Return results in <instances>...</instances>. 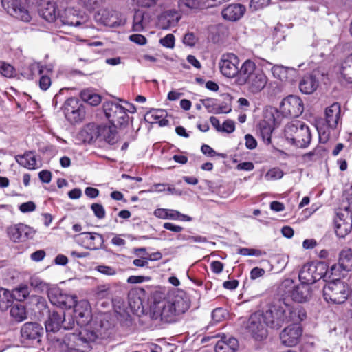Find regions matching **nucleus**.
Returning a JSON list of instances; mask_svg holds the SVG:
<instances>
[{"instance_id":"864d4df0","label":"nucleus","mask_w":352,"mask_h":352,"mask_svg":"<svg viewBox=\"0 0 352 352\" xmlns=\"http://www.w3.org/2000/svg\"><path fill=\"white\" fill-rule=\"evenodd\" d=\"M0 73L5 77L11 78L14 76V69L11 65L2 62L0 63Z\"/></svg>"},{"instance_id":"3c124183","label":"nucleus","mask_w":352,"mask_h":352,"mask_svg":"<svg viewBox=\"0 0 352 352\" xmlns=\"http://www.w3.org/2000/svg\"><path fill=\"white\" fill-rule=\"evenodd\" d=\"M167 219L182 220L185 221H190L192 218L188 215L183 214L177 210L168 209Z\"/></svg>"},{"instance_id":"2f4dec72","label":"nucleus","mask_w":352,"mask_h":352,"mask_svg":"<svg viewBox=\"0 0 352 352\" xmlns=\"http://www.w3.org/2000/svg\"><path fill=\"white\" fill-rule=\"evenodd\" d=\"M239 347L237 339L233 337L223 336L215 345L216 352H236Z\"/></svg>"},{"instance_id":"69168bd1","label":"nucleus","mask_w":352,"mask_h":352,"mask_svg":"<svg viewBox=\"0 0 352 352\" xmlns=\"http://www.w3.org/2000/svg\"><path fill=\"white\" fill-rule=\"evenodd\" d=\"M245 146L247 147V148L252 150L256 147V146H257L256 140L253 138L252 135H251L250 134H247L245 136Z\"/></svg>"},{"instance_id":"6e6552de","label":"nucleus","mask_w":352,"mask_h":352,"mask_svg":"<svg viewBox=\"0 0 352 352\" xmlns=\"http://www.w3.org/2000/svg\"><path fill=\"white\" fill-rule=\"evenodd\" d=\"M349 287L342 280L330 281L323 287V296L327 302L333 304H342L349 297Z\"/></svg>"},{"instance_id":"c03bdc74","label":"nucleus","mask_w":352,"mask_h":352,"mask_svg":"<svg viewBox=\"0 0 352 352\" xmlns=\"http://www.w3.org/2000/svg\"><path fill=\"white\" fill-rule=\"evenodd\" d=\"M277 113L276 110L272 109L270 107V109L267 108L265 109V133L270 131V133H272L273 130L274 129L276 125V120L274 117V113Z\"/></svg>"},{"instance_id":"cd10ccee","label":"nucleus","mask_w":352,"mask_h":352,"mask_svg":"<svg viewBox=\"0 0 352 352\" xmlns=\"http://www.w3.org/2000/svg\"><path fill=\"white\" fill-rule=\"evenodd\" d=\"M64 322H66V318L63 311H52L50 313L48 319L45 322L46 331H58L61 327H63Z\"/></svg>"},{"instance_id":"9d476101","label":"nucleus","mask_w":352,"mask_h":352,"mask_svg":"<svg viewBox=\"0 0 352 352\" xmlns=\"http://www.w3.org/2000/svg\"><path fill=\"white\" fill-rule=\"evenodd\" d=\"M243 327L254 341L262 342L264 338V311L258 310L251 314Z\"/></svg>"},{"instance_id":"4d7b16f0","label":"nucleus","mask_w":352,"mask_h":352,"mask_svg":"<svg viewBox=\"0 0 352 352\" xmlns=\"http://www.w3.org/2000/svg\"><path fill=\"white\" fill-rule=\"evenodd\" d=\"M160 43L164 47L173 48L175 45V36L172 34H168L160 40Z\"/></svg>"},{"instance_id":"de8ad7c7","label":"nucleus","mask_w":352,"mask_h":352,"mask_svg":"<svg viewBox=\"0 0 352 352\" xmlns=\"http://www.w3.org/2000/svg\"><path fill=\"white\" fill-rule=\"evenodd\" d=\"M166 116V111L164 109H152L145 114L144 119L146 121L153 123L157 122L160 119Z\"/></svg>"},{"instance_id":"72a5a7b5","label":"nucleus","mask_w":352,"mask_h":352,"mask_svg":"<svg viewBox=\"0 0 352 352\" xmlns=\"http://www.w3.org/2000/svg\"><path fill=\"white\" fill-rule=\"evenodd\" d=\"M30 70L32 73L38 72V74L41 76L39 79L40 88L43 91L47 90L52 84V80L48 75L44 74L42 65L39 63H34L30 65Z\"/></svg>"},{"instance_id":"c756f323","label":"nucleus","mask_w":352,"mask_h":352,"mask_svg":"<svg viewBox=\"0 0 352 352\" xmlns=\"http://www.w3.org/2000/svg\"><path fill=\"white\" fill-rule=\"evenodd\" d=\"M200 102L206 109L207 111L210 113L220 114L228 113L231 111V109L223 104H219L218 100L212 98H207L201 99Z\"/></svg>"},{"instance_id":"ea45409f","label":"nucleus","mask_w":352,"mask_h":352,"mask_svg":"<svg viewBox=\"0 0 352 352\" xmlns=\"http://www.w3.org/2000/svg\"><path fill=\"white\" fill-rule=\"evenodd\" d=\"M80 98L91 106H97L101 102L100 96L90 89H84L80 94Z\"/></svg>"},{"instance_id":"ddd939ff","label":"nucleus","mask_w":352,"mask_h":352,"mask_svg":"<svg viewBox=\"0 0 352 352\" xmlns=\"http://www.w3.org/2000/svg\"><path fill=\"white\" fill-rule=\"evenodd\" d=\"M280 111L285 117L297 118L303 113L304 104L299 96L289 95L282 100Z\"/></svg>"},{"instance_id":"e433bc0d","label":"nucleus","mask_w":352,"mask_h":352,"mask_svg":"<svg viewBox=\"0 0 352 352\" xmlns=\"http://www.w3.org/2000/svg\"><path fill=\"white\" fill-rule=\"evenodd\" d=\"M340 266L344 272L352 271V250L350 248L342 250L338 256Z\"/></svg>"},{"instance_id":"6ab92c4d","label":"nucleus","mask_w":352,"mask_h":352,"mask_svg":"<svg viewBox=\"0 0 352 352\" xmlns=\"http://www.w3.org/2000/svg\"><path fill=\"white\" fill-rule=\"evenodd\" d=\"M1 4L10 15L24 22L30 21L31 14L23 6L21 0H2Z\"/></svg>"},{"instance_id":"a211bd4d","label":"nucleus","mask_w":352,"mask_h":352,"mask_svg":"<svg viewBox=\"0 0 352 352\" xmlns=\"http://www.w3.org/2000/svg\"><path fill=\"white\" fill-rule=\"evenodd\" d=\"M284 311L280 300L278 301V304L270 305L265 311V325L271 329H280L285 322Z\"/></svg>"},{"instance_id":"09e8293b","label":"nucleus","mask_w":352,"mask_h":352,"mask_svg":"<svg viewBox=\"0 0 352 352\" xmlns=\"http://www.w3.org/2000/svg\"><path fill=\"white\" fill-rule=\"evenodd\" d=\"M14 299L21 302L24 300L29 295V287L27 285H21L12 291Z\"/></svg>"},{"instance_id":"0e129e2a","label":"nucleus","mask_w":352,"mask_h":352,"mask_svg":"<svg viewBox=\"0 0 352 352\" xmlns=\"http://www.w3.org/2000/svg\"><path fill=\"white\" fill-rule=\"evenodd\" d=\"M151 278L144 276H131L128 278L127 282L131 284L141 283L144 281L150 280Z\"/></svg>"},{"instance_id":"58836bf2","label":"nucleus","mask_w":352,"mask_h":352,"mask_svg":"<svg viewBox=\"0 0 352 352\" xmlns=\"http://www.w3.org/2000/svg\"><path fill=\"white\" fill-rule=\"evenodd\" d=\"M16 162L21 166L28 169H35L36 160L32 152H27L23 155L16 156Z\"/></svg>"},{"instance_id":"0eeeda50","label":"nucleus","mask_w":352,"mask_h":352,"mask_svg":"<svg viewBox=\"0 0 352 352\" xmlns=\"http://www.w3.org/2000/svg\"><path fill=\"white\" fill-rule=\"evenodd\" d=\"M40 15L50 23L54 22L56 25L61 27L63 25L78 26L81 25L80 21L74 16H71V11L65 10L64 14H60L56 3L54 1H47L39 10Z\"/></svg>"},{"instance_id":"8fccbe9b","label":"nucleus","mask_w":352,"mask_h":352,"mask_svg":"<svg viewBox=\"0 0 352 352\" xmlns=\"http://www.w3.org/2000/svg\"><path fill=\"white\" fill-rule=\"evenodd\" d=\"M228 315V311L222 307L214 309L211 314L212 321L214 323H218L224 320Z\"/></svg>"},{"instance_id":"7ed1b4c3","label":"nucleus","mask_w":352,"mask_h":352,"mask_svg":"<svg viewBox=\"0 0 352 352\" xmlns=\"http://www.w3.org/2000/svg\"><path fill=\"white\" fill-rule=\"evenodd\" d=\"M97 337L94 331L84 330L78 333H68L56 341L58 352H85L83 348Z\"/></svg>"},{"instance_id":"4be33fe9","label":"nucleus","mask_w":352,"mask_h":352,"mask_svg":"<svg viewBox=\"0 0 352 352\" xmlns=\"http://www.w3.org/2000/svg\"><path fill=\"white\" fill-rule=\"evenodd\" d=\"M8 234L12 241L22 242L32 239L34 231L27 225L19 223L8 228Z\"/></svg>"},{"instance_id":"6e6d98bb","label":"nucleus","mask_w":352,"mask_h":352,"mask_svg":"<svg viewBox=\"0 0 352 352\" xmlns=\"http://www.w3.org/2000/svg\"><path fill=\"white\" fill-rule=\"evenodd\" d=\"M283 176V170L278 168H272L270 169L267 173L265 174V177L269 179L276 180L282 178Z\"/></svg>"},{"instance_id":"13d9d810","label":"nucleus","mask_w":352,"mask_h":352,"mask_svg":"<svg viewBox=\"0 0 352 352\" xmlns=\"http://www.w3.org/2000/svg\"><path fill=\"white\" fill-rule=\"evenodd\" d=\"M95 270L107 276H113L116 274V270L113 267L107 265H98L96 267Z\"/></svg>"},{"instance_id":"b1692460","label":"nucleus","mask_w":352,"mask_h":352,"mask_svg":"<svg viewBox=\"0 0 352 352\" xmlns=\"http://www.w3.org/2000/svg\"><path fill=\"white\" fill-rule=\"evenodd\" d=\"M285 322H292V324H300V322L304 320L307 314L305 309L300 307H293L283 302Z\"/></svg>"},{"instance_id":"7c9ffc66","label":"nucleus","mask_w":352,"mask_h":352,"mask_svg":"<svg viewBox=\"0 0 352 352\" xmlns=\"http://www.w3.org/2000/svg\"><path fill=\"white\" fill-rule=\"evenodd\" d=\"M267 263V265L265 264V271L272 273L280 272L285 269L287 265L285 259L280 254L268 256Z\"/></svg>"},{"instance_id":"4468645a","label":"nucleus","mask_w":352,"mask_h":352,"mask_svg":"<svg viewBox=\"0 0 352 352\" xmlns=\"http://www.w3.org/2000/svg\"><path fill=\"white\" fill-rule=\"evenodd\" d=\"M47 296L52 305L62 309H71L76 305V297L64 293L57 286L50 287Z\"/></svg>"},{"instance_id":"49530a36","label":"nucleus","mask_w":352,"mask_h":352,"mask_svg":"<svg viewBox=\"0 0 352 352\" xmlns=\"http://www.w3.org/2000/svg\"><path fill=\"white\" fill-rule=\"evenodd\" d=\"M11 316L17 322H21L26 318V311L23 305L16 304L10 309Z\"/></svg>"},{"instance_id":"2eb2a0df","label":"nucleus","mask_w":352,"mask_h":352,"mask_svg":"<svg viewBox=\"0 0 352 352\" xmlns=\"http://www.w3.org/2000/svg\"><path fill=\"white\" fill-rule=\"evenodd\" d=\"M43 334V328L37 322H26L21 329L22 342L26 346L40 342Z\"/></svg>"},{"instance_id":"603ef678","label":"nucleus","mask_w":352,"mask_h":352,"mask_svg":"<svg viewBox=\"0 0 352 352\" xmlns=\"http://www.w3.org/2000/svg\"><path fill=\"white\" fill-rule=\"evenodd\" d=\"M104 0H79L80 3L87 10H94L100 8Z\"/></svg>"},{"instance_id":"f03ea898","label":"nucleus","mask_w":352,"mask_h":352,"mask_svg":"<svg viewBox=\"0 0 352 352\" xmlns=\"http://www.w3.org/2000/svg\"><path fill=\"white\" fill-rule=\"evenodd\" d=\"M341 124V107L334 102L325 109V123L317 127L320 142L324 144L331 138H337Z\"/></svg>"},{"instance_id":"a878e982","label":"nucleus","mask_w":352,"mask_h":352,"mask_svg":"<svg viewBox=\"0 0 352 352\" xmlns=\"http://www.w3.org/2000/svg\"><path fill=\"white\" fill-rule=\"evenodd\" d=\"M97 134L99 140L105 141L109 144L113 145L117 142L116 126L112 124L97 126Z\"/></svg>"},{"instance_id":"37998d69","label":"nucleus","mask_w":352,"mask_h":352,"mask_svg":"<svg viewBox=\"0 0 352 352\" xmlns=\"http://www.w3.org/2000/svg\"><path fill=\"white\" fill-rule=\"evenodd\" d=\"M340 74L346 82L352 83V56L346 58L342 63Z\"/></svg>"},{"instance_id":"20e7f679","label":"nucleus","mask_w":352,"mask_h":352,"mask_svg":"<svg viewBox=\"0 0 352 352\" xmlns=\"http://www.w3.org/2000/svg\"><path fill=\"white\" fill-rule=\"evenodd\" d=\"M235 83L238 85L248 83L253 92H258L264 88V74L254 61L248 59L239 68Z\"/></svg>"},{"instance_id":"338daca9","label":"nucleus","mask_w":352,"mask_h":352,"mask_svg":"<svg viewBox=\"0 0 352 352\" xmlns=\"http://www.w3.org/2000/svg\"><path fill=\"white\" fill-rule=\"evenodd\" d=\"M130 40L137 44L143 45L146 43V38L142 34H132L129 36Z\"/></svg>"},{"instance_id":"f257e3e1","label":"nucleus","mask_w":352,"mask_h":352,"mask_svg":"<svg viewBox=\"0 0 352 352\" xmlns=\"http://www.w3.org/2000/svg\"><path fill=\"white\" fill-rule=\"evenodd\" d=\"M190 300L184 292H173L166 298L155 302L151 312V318L166 323L174 322L177 317L190 307Z\"/></svg>"},{"instance_id":"dca6fc26","label":"nucleus","mask_w":352,"mask_h":352,"mask_svg":"<svg viewBox=\"0 0 352 352\" xmlns=\"http://www.w3.org/2000/svg\"><path fill=\"white\" fill-rule=\"evenodd\" d=\"M239 62V58L234 54H223L219 64L221 74L227 78H237Z\"/></svg>"},{"instance_id":"f3484780","label":"nucleus","mask_w":352,"mask_h":352,"mask_svg":"<svg viewBox=\"0 0 352 352\" xmlns=\"http://www.w3.org/2000/svg\"><path fill=\"white\" fill-rule=\"evenodd\" d=\"M64 113L66 119L72 124H75L83 119L85 111L78 98H69L65 102Z\"/></svg>"},{"instance_id":"5701e85b","label":"nucleus","mask_w":352,"mask_h":352,"mask_svg":"<svg viewBox=\"0 0 352 352\" xmlns=\"http://www.w3.org/2000/svg\"><path fill=\"white\" fill-rule=\"evenodd\" d=\"M72 307L78 325L82 327L89 323L91 320V311L88 301L80 300L78 302L76 300V305Z\"/></svg>"},{"instance_id":"a18cd8bd","label":"nucleus","mask_w":352,"mask_h":352,"mask_svg":"<svg viewBox=\"0 0 352 352\" xmlns=\"http://www.w3.org/2000/svg\"><path fill=\"white\" fill-rule=\"evenodd\" d=\"M30 285L37 292H43L50 289L48 284L37 276H32L30 278Z\"/></svg>"},{"instance_id":"79ce46f5","label":"nucleus","mask_w":352,"mask_h":352,"mask_svg":"<svg viewBox=\"0 0 352 352\" xmlns=\"http://www.w3.org/2000/svg\"><path fill=\"white\" fill-rule=\"evenodd\" d=\"M13 300L12 292L4 288L0 289V309L1 310H6L11 307Z\"/></svg>"},{"instance_id":"39448f33","label":"nucleus","mask_w":352,"mask_h":352,"mask_svg":"<svg viewBox=\"0 0 352 352\" xmlns=\"http://www.w3.org/2000/svg\"><path fill=\"white\" fill-rule=\"evenodd\" d=\"M296 285L292 278L284 279L278 288V294L282 297H290L296 302L302 303L310 300L313 296L312 285L300 281Z\"/></svg>"},{"instance_id":"aec40b11","label":"nucleus","mask_w":352,"mask_h":352,"mask_svg":"<svg viewBox=\"0 0 352 352\" xmlns=\"http://www.w3.org/2000/svg\"><path fill=\"white\" fill-rule=\"evenodd\" d=\"M76 242L87 250H98L104 243L102 234L96 232H82L75 236Z\"/></svg>"},{"instance_id":"bf43d9fd","label":"nucleus","mask_w":352,"mask_h":352,"mask_svg":"<svg viewBox=\"0 0 352 352\" xmlns=\"http://www.w3.org/2000/svg\"><path fill=\"white\" fill-rule=\"evenodd\" d=\"M238 253L243 256H256L262 254V252L257 249L241 248L238 250Z\"/></svg>"},{"instance_id":"e2e57ef3","label":"nucleus","mask_w":352,"mask_h":352,"mask_svg":"<svg viewBox=\"0 0 352 352\" xmlns=\"http://www.w3.org/2000/svg\"><path fill=\"white\" fill-rule=\"evenodd\" d=\"M36 209V205L32 201H28L20 205L19 210L21 212L25 213L33 212Z\"/></svg>"},{"instance_id":"412c9836","label":"nucleus","mask_w":352,"mask_h":352,"mask_svg":"<svg viewBox=\"0 0 352 352\" xmlns=\"http://www.w3.org/2000/svg\"><path fill=\"white\" fill-rule=\"evenodd\" d=\"M302 333L300 324H291L280 332L281 343L286 346H296L299 342Z\"/></svg>"},{"instance_id":"052dcab7","label":"nucleus","mask_w":352,"mask_h":352,"mask_svg":"<svg viewBox=\"0 0 352 352\" xmlns=\"http://www.w3.org/2000/svg\"><path fill=\"white\" fill-rule=\"evenodd\" d=\"M235 130V124L233 120H226L221 125V132L231 133Z\"/></svg>"},{"instance_id":"a19ab883","label":"nucleus","mask_w":352,"mask_h":352,"mask_svg":"<svg viewBox=\"0 0 352 352\" xmlns=\"http://www.w3.org/2000/svg\"><path fill=\"white\" fill-rule=\"evenodd\" d=\"M177 4L181 12L188 13L198 10L201 3L199 0H179Z\"/></svg>"},{"instance_id":"f8f14e48","label":"nucleus","mask_w":352,"mask_h":352,"mask_svg":"<svg viewBox=\"0 0 352 352\" xmlns=\"http://www.w3.org/2000/svg\"><path fill=\"white\" fill-rule=\"evenodd\" d=\"M336 233L340 238H344L352 230V208L349 205L340 208L335 219Z\"/></svg>"},{"instance_id":"f704fd0d","label":"nucleus","mask_w":352,"mask_h":352,"mask_svg":"<svg viewBox=\"0 0 352 352\" xmlns=\"http://www.w3.org/2000/svg\"><path fill=\"white\" fill-rule=\"evenodd\" d=\"M148 14L143 10L135 11L132 29L134 32H142L148 24Z\"/></svg>"},{"instance_id":"473e14b6","label":"nucleus","mask_w":352,"mask_h":352,"mask_svg":"<svg viewBox=\"0 0 352 352\" xmlns=\"http://www.w3.org/2000/svg\"><path fill=\"white\" fill-rule=\"evenodd\" d=\"M319 85V81L316 76L307 74L302 77L299 82L300 91L305 94L314 93Z\"/></svg>"},{"instance_id":"c9c22d12","label":"nucleus","mask_w":352,"mask_h":352,"mask_svg":"<svg viewBox=\"0 0 352 352\" xmlns=\"http://www.w3.org/2000/svg\"><path fill=\"white\" fill-rule=\"evenodd\" d=\"M346 272L341 268L339 263L333 264L330 268L327 265V272L324 274V281L329 283L330 281L341 280V278L344 277Z\"/></svg>"},{"instance_id":"4c0bfd02","label":"nucleus","mask_w":352,"mask_h":352,"mask_svg":"<svg viewBox=\"0 0 352 352\" xmlns=\"http://www.w3.org/2000/svg\"><path fill=\"white\" fill-rule=\"evenodd\" d=\"M79 135L84 142L91 143L98 139L97 126L95 124H89L81 130Z\"/></svg>"},{"instance_id":"5fc2aeb1","label":"nucleus","mask_w":352,"mask_h":352,"mask_svg":"<svg viewBox=\"0 0 352 352\" xmlns=\"http://www.w3.org/2000/svg\"><path fill=\"white\" fill-rule=\"evenodd\" d=\"M91 209L98 219H102L105 217L106 212L101 204L97 203L92 204L91 205Z\"/></svg>"},{"instance_id":"1a4fd4ad","label":"nucleus","mask_w":352,"mask_h":352,"mask_svg":"<svg viewBox=\"0 0 352 352\" xmlns=\"http://www.w3.org/2000/svg\"><path fill=\"white\" fill-rule=\"evenodd\" d=\"M327 272V263L323 261L311 262L305 264L298 274L300 281L311 285L320 279L324 280V274Z\"/></svg>"},{"instance_id":"bb28decb","label":"nucleus","mask_w":352,"mask_h":352,"mask_svg":"<svg viewBox=\"0 0 352 352\" xmlns=\"http://www.w3.org/2000/svg\"><path fill=\"white\" fill-rule=\"evenodd\" d=\"M272 73L274 78L281 81L293 82L298 76V71L293 67L274 65L272 67Z\"/></svg>"},{"instance_id":"423d86ee","label":"nucleus","mask_w":352,"mask_h":352,"mask_svg":"<svg viewBox=\"0 0 352 352\" xmlns=\"http://www.w3.org/2000/svg\"><path fill=\"white\" fill-rule=\"evenodd\" d=\"M284 135L289 144L298 148L307 147L311 140L309 127L300 120L287 123L284 129Z\"/></svg>"},{"instance_id":"680f3d73","label":"nucleus","mask_w":352,"mask_h":352,"mask_svg":"<svg viewBox=\"0 0 352 352\" xmlns=\"http://www.w3.org/2000/svg\"><path fill=\"white\" fill-rule=\"evenodd\" d=\"M197 37L192 32L186 33L183 38V42L186 45L192 47L197 43Z\"/></svg>"},{"instance_id":"393cba45","label":"nucleus","mask_w":352,"mask_h":352,"mask_svg":"<svg viewBox=\"0 0 352 352\" xmlns=\"http://www.w3.org/2000/svg\"><path fill=\"white\" fill-rule=\"evenodd\" d=\"M181 19L180 14L175 10L164 11L159 17L158 23L162 29H169L175 27Z\"/></svg>"},{"instance_id":"9b49d317","label":"nucleus","mask_w":352,"mask_h":352,"mask_svg":"<svg viewBox=\"0 0 352 352\" xmlns=\"http://www.w3.org/2000/svg\"><path fill=\"white\" fill-rule=\"evenodd\" d=\"M103 108L105 116L111 124L121 126L128 123L129 116L126 109L120 104L113 102H106Z\"/></svg>"},{"instance_id":"c85d7f7f","label":"nucleus","mask_w":352,"mask_h":352,"mask_svg":"<svg viewBox=\"0 0 352 352\" xmlns=\"http://www.w3.org/2000/svg\"><path fill=\"white\" fill-rule=\"evenodd\" d=\"M246 8L240 3H232L225 8L222 12V16L228 21H236L239 20L245 14Z\"/></svg>"},{"instance_id":"774afa93","label":"nucleus","mask_w":352,"mask_h":352,"mask_svg":"<svg viewBox=\"0 0 352 352\" xmlns=\"http://www.w3.org/2000/svg\"><path fill=\"white\" fill-rule=\"evenodd\" d=\"M211 270L214 274H219L223 270V264L219 261H214L210 263Z\"/></svg>"}]
</instances>
